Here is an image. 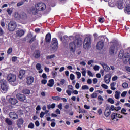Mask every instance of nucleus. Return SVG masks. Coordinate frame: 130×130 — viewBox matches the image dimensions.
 <instances>
[{
    "instance_id": "obj_1",
    "label": "nucleus",
    "mask_w": 130,
    "mask_h": 130,
    "mask_svg": "<svg viewBox=\"0 0 130 130\" xmlns=\"http://www.w3.org/2000/svg\"><path fill=\"white\" fill-rule=\"evenodd\" d=\"M13 18L16 21H25L27 20V14L25 12H15L13 13Z\"/></svg>"
},
{
    "instance_id": "obj_2",
    "label": "nucleus",
    "mask_w": 130,
    "mask_h": 130,
    "mask_svg": "<svg viewBox=\"0 0 130 130\" xmlns=\"http://www.w3.org/2000/svg\"><path fill=\"white\" fill-rule=\"evenodd\" d=\"M83 44V42L82 41V39L78 38L75 40L74 42L71 43L70 44V49L71 51L72 52H75V49H76V44L78 47L81 46Z\"/></svg>"
},
{
    "instance_id": "obj_3",
    "label": "nucleus",
    "mask_w": 130,
    "mask_h": 130,
    "mask_svg": "<svg viewBox=\"0 0 130 130\" xmlns=\"http://www.w3.org/2000/svg\"><path fill=\"white\" fill-rule=\"evenodd\" d=\"M36 9H32L31 12L34 15H36L37 11H44L46 9V5L43 3H38L35 5Z\"/></svg>"
},
{
    "instance_id": "obj_4",
    "label": "nucleus",
    "mask_w": 130,
    "mask_h": 130,
    "mask_svg": "<svg viewBox=\"0 0 130 130\" xmlns=\"http://www.w3.org/2000/svg\"><path fill=\"white\" fill-rule=\"evenodd\" d=\"M1 85V92L4 94H6L9 90V86H8L7 81L5 80H1L0 81Z\"/></svg>"
},
{
    "instance_id": "obj_5",
    "label": "nucleus",
    "mask_w": 130,
    "mask_h": 130,
    "mask_svg": "<svg viewBox=\"0 0 130 130\" xmlns=\"http://www.w3.org/2000/svg\"><path fill=\"white\" fill-rule=\"evenodd\" d=\"M92 42V40L90 37H87L85 38L83 42V47L85 49H88L89 47L91 46V43Z\"/></svg>"
},
{
    "instance_id": "obj_6",
    "label": "nucleus",
    "mask_w": 130,
    "mask_h": 130,
    "mask_svg": "<svg viewBox=\"0 0 130 130\" xmlns=\"http://www.w3.org/2000/svg\"><path fill=\"white\" fill-rule=\"evenodd\" d=\"M7 80L8 82L11 84V85L15 86L14 84H15V82H16L17 80V76H16L15 74H9L7 76Z\"/></svg>"
},
{
    "instance_id": "obj_7",
    "label": "nucleus",
    "mask_w": 130,
    "mask_h": 130,
    "mask_svg": "<svg viewBox=\"0 0 130 130\" xmlns=\"http://www.w3.org/2000/svg\"><path fill=\"white\" fill-rule=\"evenodd\" d=\"M118 48H120V45H118V44L114 45V46H111L110 48L109 53L111 54L116 53L118 50Z\"/></svg>"
},
{
    "instance_id": "obj_8",
    "label": "nucleus",
    "mask_w": 130,
    "mask_h": 130,
    "mask_svg": "<svg viewBox=\"0 0 130 130\" xmlns=\"http://www.w3.org/2000/svg\"><path fill=\"white\" fill-rule=\"evenodd\" d=\"M17 28V23L16 22L11 21L8 24V30L10 31H15Z\"/></svg>"
},
{
    "instance_id": "obj_9",
    "label": "nucleus",
    "mask_w": 130,
    "mask_h": 130,
    "mask_svg": "<svg viewBox=\"0 0 130 130\" xmlns=\"http://www.w3.org/2000/svg\"><path fill=\"white\" fill-rule=\"evenodd\" d=\"M57 48H58L57 39L56 38H53L52 41V49L54 51H56V50H57Z\"/></svg>"
},
{
    "instance_id": "obj_10",
    "label": "nucleus",
    "mask_w": 130,
    "mask_h": 130,
    "mask_svg": "<svg viewBox=\"0 0 130 130\" xmlns=\"http://www.w3.org/2000/svg\"><path fill=\"white\" fill-rule=\"evenodd\" d=\"M111 77L112 75L110 73L107 74L105 76L104 80L106 84H109L110 80H111Z\"/></svg>"
},
{
    "instance_id": "obj_11",
    "label": "nucleus",
    "mask_w": 130,
    "mask_h": 130,
    "mask_svg": "<svg viewBox=\"0 0 130 130\" xmlns=\"http://www.w3.org/2000/svg\"><path fill=\"white\" fill-rule=\"evenodd\" d=\"M68 88V89L66 90V93L68 94V96H71L74 91V87L72 85H69Z\"/></svg>"
},
{
    "instance_id": "obj_12",
    "label": "nucleus",
    "mask_w": 130,
    "mask_h": 130,
    "mask_svg": "<svg viewBox=\"0 0 130 130\" xmlns=\"http://www.w3.org/2000/svg\"><path fill=\"white\" fill-rule=\"evenodd\" d=\"M8 102L12 105H15L18 103V100L16 98H10L8 99Z\"/></svg>"
},
{
    "instance_id": "obj_13",
    "label": "nucleus",
    "mask_w": 130,
    "mask_h": 130,
    "mask_svg": "<svg viewBox=\"0 0 130 130\" xmlns=\"http://www.w3.org/2000/svg\"><path fill=\"white\" fill-rule=\"evenodd\" d=\"M34 82V77L33 76H28L26 78V83L27 85H31V84H33Z\"/></svg>"
},
{
    "instance_id": "obj_14",
    "label": "nucleus",
    "mask_w": 130,
    "mask_h": 130,
    "mask_svg": "<svg viewBox=\"0 0 130 130\" xmlns=\"http://www.w3.org/2000/svg\"><path fill=\"white\" fill-rule=\"evenodd\" d=\"M96 47L99 50L102 49L103 47H104V41H100L96 45Z\"/></svg>"
},
{
    "instance_id": "obj_15",
    "label": "nucleus",
    "mask_w": 130,
    "mask_h": 130,
    "mask_svg": "<svg viewBox=\"0 0 130 130\" xmlns=\"http://www.w3.org/2000/svg\"><path fill=\"white\" fill-rule=\"evenodd\" d=\"M16 97L20 101H24L26 100V96L24 94L18 93L16 94Z\"/></svg>"
},
{
    "instance_id": "obj_16",
    "label": "nucleus",
    "mask_w": 130,
    "mask_h": 130,
    "mask_svg": "<svg viewBox=\"0 0 130 130\" xmlns=\"http://www.w3.org/2000/svg\"><path fill=\"white\" fill-rule=\"evenodd\" d=\"M24 34H25V31L20 29L16 31L15 35L17 37H22Z\"/></svg>"
},
{
    "instance_id": "obj_17",
    "label": "nucleus",
    "mask_w": 130,
    "mask_h": 130,
    "mask_svg": "<svg viewBox=\"0 0 130 130\" xmlns=\"http://www.w3.org/2000/svg\"><path fill=\"white\" fill-rule=\"evenodd\" d=\"M9 115L10 118L12 119H18V114L15 112H10Z\"/></svg>"
},
{
    "instance_id": "obj_18",
    "label": "nucleus",
    "mask_w": 130,
    "mask_h": 130,
    "mask_svg": "<svg viewBox=\"0 0 130 130\" xmlns=\"http://www.w3.org/2000/svg\"><path fill=\"white\" fill-rule=\"evenodd\" d=\"M100 64L103 68L104 71L106 72H109L110 67H109L107 64H106L105 63H101Z\"/></svg>"
},
{
    "instance_id": "obj_19",
    "label": "nucleus",
    "mask_w": 130,
    "mask_h": 130,
    "mask_svg": "<svg viewBox=\"0 0 130 130\" xmlns=\"http://www.w3.org/2000/svg\"><path fill=\"white\" fill-rule=\"evenodd\" d=\"M26 74V71L21 70L19 72L18 77L19 79H23L24 77H25V75Z\"/></svg>"
},
{
    "instance_id": "obj_20",
    "label": "nucleus",
    "mask_w": 130,
    "mask_h": 130,
    "mask_svg": "<svg viewBox=\"0 0 130 130\" xmlns=\"http://www.w3.org/2000/svg\"><path fill=\"white\" fill-rule=\"evenodd\" d=\"M16 123L18 127L21 128V126L23 125V123H24V120L22 118L19 119L17 121Z\"/></svg>"
},
{
    "instance_id": "obj_21",
    "label": "nucleus",
    "mask_w": 130,
    "mask_h": 130,
    "mask_svg": "<svg viewBox=\"0 0 130 130\" xmlns=\"http://www.w3.org/2000/svg\"><path fill=\"white\" fill-rule=\"evenodd\" d=\"M124 12L126 14L130 15V4L126 5L125 8L124 9Z\"/></svg>"
},
{
    "instance_id": "obj_22",
    "label": "nucleus",
    "mask_w": 130,
    "mask_h": 130,
    "mask_svg": "<svg viewBox=\"0 0 130 130\" xmlns=\"http://www.w3.org/2000/svg\"><path fill=\"white\" fill-rule=\"evenodd\" d=\"M36 69L39 71V74H41L43 72V70L41 69V64L37 63L36 64Z\"/></svg>"
},
{
    "instance_id": "obj_23",
    "label": "nucleus",
    "mask_w": 130,
    "mask_h": 130,
    "mask_svg": "<svg viewBox=\"0 0 130 130\" xmlns=\"http://www.w3.org/2000/svg\"><path fill=\"white\" fill-rule=\"evenodd\" d=\"M27 36L29 39H30V42H32L34 40H35V37H33V34L29 32Z\"/></svg>"
},
{
    "instance_id": "obj_24",
    "label": "nucleus",
    "mask_w": 130,
    "mask_h": 130,
    "mask_svg": "<svg viewBox=\"0 0 130 130\" xmlns=\"http://www.w3.org/2000/svg\"><path fill=\"white\" fill-rule=\"evenodd\" d=\"M45 40L46 42H50V40H51V35L50 33H48L46 35Z\"/></svg>"
},
{
    "instance_id": "obj_25",
    "label": "nucleus",
    "mask_w": 130,
    "mask_h": 130,
    "mask_svg": "<svg viewBox=\"0 0 130 130\" xmlns=\"http://www.w3.org/2000/svg\"><path fill=\"white\" fill-rule=\"evenodd\" d=\"M55 54H52L50 55H48L46 56V58L47 60H52L53 58H55Z\"/></svg>"
},
{
    "instance_id": "obj_26",
    "label": "nucleus",
    "mask_w": 130,
    "mask_h": 130,
    "mask_svg": "<svg viewBox=\"0 0 130 130\" xmlns=\"http://www.w3.org/2000/svg\"><path fill=\"white\" fill-rule=\"evenodd\" d=\"M53 85H54V80L50 79L49 80V83H47V86L48 87H53Z\"/></svg>"
},
{
    "instance_id": "obj_27",
    "label": "nucleus",
    "mask_w": 130,
    "mask_h": 130,
    "mask_svg": "<svg viewBox=\"0 0 130 130\" xmlns=\"http://www.w3.org/2000/svg\"><path fill=\"white\" fill-rule=\"evenodd\" d=\"M118 8L120 10H122V9H123V2H122V1H120L118 2Z\"/></svg>"
},
{
    "instance_id": "obj_28",
    "label": "nucleus",
    "mask_w": 130,
    "mask_h": 130,
    "mask_svg": "<svg viewBox=\"0 0 130 130\" xmlns=\"http://www.w3.org/2000/svg\"><path fill=\"white\" fill-rule=\"evenodd\" d=\"M110 110L106 109L105 111V116L106 117H108L110 115Z\"/></svg>"
},
{
    "instance_id": "obj_29",
    "label": "nucleus",
    "mask_w": 130,
    "mask_h": 130,
    "mask_svg": "<svg viewBox=\"0 0 130 130\" xmlns=\"http://www.w3.org/2000/svg\"><path fill=\"white\" fill-rule=\"evenodd\" d=\"M5 122L6 123H7L8 125H12L13 124V121L8 118L5 119Z\"/></svg>"
},
{
    "instance_id": "obj_30",
    "label": "nucleus",
    "mask_w": 130,
    "mask_h": 130,
    "mask_svg": "<svg viewBox=\"0 0 130 130\" xmlns=\"http://www.w3.org/2000/svg\"><path fill=\"white\" fill-rule=\"evenodd\" d=\"M121 93V92H120V91H116L115 93V98L116 99H119Z\"/></svg>"
},
{
    "instance_id": "obj_31",
    "label": "nucleus",
    "mask_w": 130,
    "mask_h": 130,
    "mask_svg": "<svg viewBox=\"0 0 130 130\" xmlns=\"http://www.w3.org/2000/svg\"><path fill=\"white\" fill-rule=\"evenodd\" d=\"M7 12L8 13L9 16H11L12 14H13V9L11 8H8L7 10Z\"/></svg>"
},
{
    "instance_id": "obj_32",
    "label": "nucleus",
    "mask_w": 130,
    "mask_h": 130,
    "mask_svg": "<svg viewBox=\"0 0 130 130\" xmlns=\"http://www.w3.org/2000/svg\"><path fill=\"white\" fill-rule=\"evenodd\" d=\"M34 57L35 58H39L40 57V53L39 51H37L34 53Z\"/></svg>"
},
{
    "instance_id": "obj_33",
    "label": "nucleus",
    "mask_w": 130,
    "mask_h": 130,
    "mask_svg": "<svg viewBox=\"0 0 130 130\" xmlns=\"http://www.w3.org/2000/svg\"><path fill=\"white\" fill-rule=\"evenodd\" d=\"M110 86H111V90H113V91H114V90H116V88L115 87V83H114V82L112 83L111 84Z\"/></svg>"
},
{
    "instance_id": "obj_34",
    "label": "nucleus",
    "mask_w": 130,
    "mask_h": 130,
    "mask_svg": "<svg viewBox=\"0 0 130 130\" xmlns=\"http://www.w3.org/2000/svg\"><path fill=\"white\" fill-rule=\"evenodd\" d=\"M111 118L112 119H113V120H114V119H116L117 118V114L113 113L111 115Z\"/></svg>"
},
{
    "instance_id": "obj_35",
    "label": "nucleus",
    "mask_w": 130,
    "mask_h": 130,
    "mask_svg": "<svg viewBox=\"0 0 130 130\" xmlns=\"http://www.w3.org/2000/svg\"><path fill=\"white\" fill-rule=\"evenodd\" d=\"M122 87L124 89H127V88H128V84L126 82H124L122 84Z\"/></svg>"
},
{
    "instance_id": "obj_36",
    "label": "nucleus",
    "mask_w": 130,
    "mask_h": 130,
    "mask_svg": "<svg viewBox=\"0 0 130 130\" xmlns=\"http://www.w3.org/2000/svg\"><path fill=\"white\" fill-rule=\"evenodd\" d=\"M34 123L31 122L28 125V128H30L31 129H33V128H34Z\"/></svg>"
},
{
    "instance_id": "obj_37",
    "label": "nucleus",
    "mask_w": 130,
    "mask_h": 130,
    "mask_svg": "<svg viewBox=\"0 0 130 130\" xmlns=\"http://www.w3.org/2000/svg\"><path fill=\"white\" fill-rule=\"evenodd\" d=\"M91 98H97L98 97V93L96 92H94L91 95Z\"/></svg>"
},
{
    "instance_id": "obj_38",
    "label": "nucleus",
    "mask_w": 130,
    "mask_h": 130,
    "mask_svg": "<svg viewBox=\"0 0 130 130\" xmlns=\"http://www.w3.org/2000/svg\"><path fill=\"white\" fill-rule=\"evenodd\" d=\"M52 76H53V78H56L57 76V73L55 71H53L52 72Z\"/></svg>"
},
{
    "instance_id": "obj_39",
    "label": "nucleus",
    "mask_w": 130,
    "mask_h": 130,
    "mask_svg": "<svg viewBox=\"0 0 130 130\" xmlns=\"http://www.w3.org/2000/svg\"><path fill=\"white\" fill-rule=\"evenodd\" d=\"M108 101L109 102V103H111V104H114V100L111 98H109L108 99Z\"/></svg>"
},
{
    "instance_id": "obj_40",
    "label": "nucleus",
    "mask_w": 130,
    "mask_h": 130,
    "mask_svg": "<svg viewBox=\"0 0 130 130\" xmlns=\"http://www.w3.org/2000/svg\"><path fill=\"white\" fill-rule=\"evenodd\" d=\"M76 74L77 76V79H80L81 78L82 74H81V73L80 72H76Z\"/></svg>"
},
{
    "instance_id": "obj_41",
    "label": "nucleus",
    "mask_w": 130,
    "mask_h": 130,
    "mask_svg": "<svg viewBox=\"0 0 130 130\" xmlns=\"http://www.w3.org/2000/svg\"><path fill=\"white\" fill-rule=\"evenodd\" d=\"M82 89V90H89V86H88V85H83Z\"/></svg>"
},
{
    "instance_id": "obj_42",
    "label": "nucleus",
    "mask_w": 130,
    "mask_h": 130,
    "mask_svg": "<svg viewBox=\"0 0 130 130\" xmlns=\"http://www.w3.org/2000/svg\"><path fill=\"white\" fill-rule=\"evenodd\" d=\"M52 99L53 100L59 101L60 100V98L59 96H52Z\"/></svg>"
},
{
    "instance_id": "obj_43",
    "label": "nucleus",
    "mask_w": 130,
    "mask_h": 130,
    "mask_svg": "<svg viewBox=\"0 0 130 130\" xmlns=\"http://www.w3.org/2000/svg\"><path fill=\"white\" fill-rule=\"evenodd\" d=\"M22 92L24 94H29L30 93V90L29 89H24Z\"/></svg>"
},
{
    "instance_id": "obj_44",
    "label": "nucleus",
    "mask_w": 130,
    "mask_h": 130,
    "mask_svg": "<svg viewBox=\"0 0 130 130\" xmlns=\"http://www.w3.org/2000/svg\"><path fill=\"white\" fill-rule=\"evenodd\" d=\"M99 69H100V67H99L98 65H95L93 67L94 71H99Z\"/></svg>"
},
{
    "instance_id": "obj_45",
    "label": "nucleus",
    "mask_w": 130,
    "mask_h": 130,
    "mask_svg": "<svg viewBox=\"0 0 130 130\" xmlns=\"http://www.w3.org/2000/svg\"><path fill=\"white\" fill-rule=\"evenodd\" d=\"M121 112L123 113V114H125V115H126L127 113H126V109L123 108L121 110Z\"/></svg>"
},
{
    "instance_id": "obj_46",
    "label": "nucleus",
    "mask_w": 130,
    "mask_h": 130,
    "mask_svg": "<svg viewBox=\"0 0 130 130\" xmlns=\"http://www.w3.org/2000/svg\"><path fill=\"white\" fill-rule=\"evenodd\" d=\"M101 87H102V88H103L104 89H105V90H107V89H108V86L104 84H102L101 85Z\"/></svg>"
},
{
    "instance_id": "obj_47",
    "label": "nucleus",
    "mask_w": 130,
    "mask_h": 130,
    "mask_svg": "<svg viewBox=\"0 0 130 130\" xmlns=\"http://www.w3.org/2000/svg\"><path fill=\"white\" fill-rule=\"evenodd\" d=\"M24 5V1H21L17 4V7H21V6H23Z\"/></svg>"
},
{
    "instance_id": "obj_48",
    "label": "nucleus",
    "mask_w": 130,
    "mask_h": 130,
    "mask_svg": "<svg viewBox=\"0 0 130 130\" xmlns=\"http://www.w3.org/2000/svg\"><path fill=\"white\" fill-rule=\"evenodd\" d=\"M127 94V91H123L121 93V97H125V96H126Z\"/></svg>"
},
{
    "instance_id": "obj_49",
    "label": "nucleus",
    "mask_w": 130,
    "mask_h": 130,
    "mask_svg": "<svg viewBox=\"0 0 130 130\" xmlns=\"http://www.w3.org/2000/svg\"><path fill=\"white\" fill-rule=\"evenodd\" d=\"M41 83L43 85H45V84L47 83V80L46 79H43L41 80Z\"/></svg>"
},
{
    "instance_id": "obj_50",
    "label": "nucleus",
    "mask_w": 130,
    "mask_h": 130,
    "mask_svg": "<svg viewBox=\"0 0 130 130\" xmlns=\"http://www.w3.org/2000/svg\"><path fill=\"white\" fill-rule=\"evenodd\" d=\"M12 51H13V48H10L9 49H8L7 51L8 54H11V53H12Z\"/></svg>"
},
{
    "instance_id": "obj_51",
    "label": "nucleus",
    "mask_w": 130,
    "mask_h": 130,
    "mask_svg": "<svg viewBox=\"0 0 130 130\" xmlns=\"http://www.w3.org/2000/svg\"><path fill=\"white\" fill-rule=\"evenodd\" d=\"M1 100L3 104H6V99L4 97H2Z\"/></svg>"
},
{
    "instance_id": "obj_52",
    "label": "nucleus",
    "mask_w": 130,
    "mask_h": 130,
    "mask_svg": "<svg viewBox=\"0 0 130 130\" xmlns=\"http://www.w3.org/2000/svg\"><path fill=\"white\" fill-rule=\"evenodd\" d=\"M75 79V75L73 74H70V80L73 81V80Z\"/></svg>"
},
{
    "instance_id": "obj_53",
    "label": "nucleus",
    "mask_w": 130,
    "mask_h": 130,
    "mask_svg": "<svg viewBox=\"0 0 130 130\" xmlns=\"http://www.w3.org/2000/svg\"><path fill=\"white\" fill-rule=\"evenodd\" d=\"M5 20L4 19H2L1 22V25L2 26V27H3L4 28V27H5Z\"/></svg>"
},
{
    "instance_id": "obj_54",
    "label": "nucleus",
    "mask_w": 130,
    "mask_h": 130,
    "mask_svg": "<svg viewBox=\"0 0 130 130\" xmlns=\"http://www.w3.org/2000/svg\"><path fill=\"white\" fill-rule=\"evenodd\" d=\"M87 74L88 76H90V77H93V73H92V72H91V71H88Z\"/></svg>"
},
{
    "instance_id": "obj_55",
    "label": "nucleus",
    "mask_w": 130,
    "mask_h": 130,
    "mask_svg": "<svg viewBox=\"0 0 130 130\" xmlns=\"http://www.w3.org/2000/svg\"><path fill=\"white\" fill-rule=\"evenodd\" d=\"M75 88L76 89H80V83H77L75 85Z\"/></svg>"
},
{
    "instance_id": "obj_56",
    "label": "nucleus",
    "mask_w": 130,
    "mask_h": 130,
    "mask_svg": "<svg viewBox=\"0 0 130 130\" xmlns=\"http://www.w3.org/2000/svg\"><path fill=\"white\" fill-rule=\"evenodd\" d=\"M98 99L99 101H103L104 100L101 95H99Z\"/></svg>"
},
{
    "instance_id": "obj_57",
    "label": "nucleus",
    "mask_w": 130,
    "mask_h": 130,
    "mask_svg": "<svg viewBox=\"0 0 130 130\" xmlns=\"http://www.w3.org/2000/svg\"><path fill=\"white\" fill-rule=\"evenodd\" d=\"M104 18H99V22L100 23H103V22H104Z\"/></svg>"
},
{
    "instance_id": "obj_58",
    "label": "nucleus",
    "mask_w": 130,
    "mask_h": 130,
    "mask_svg": "<svg viewBox=\"0 0 130 130\" xmlns=\"http://www.w3.org/2000/svg\"><path fill=\"white\" fill-rule=\"evenodd\" d=\"M45 113H44V112H41V113L40 114V117H41V118H42L43 117V116H44Z\"/></svg>"
},
{
    "instance_id": "obj_59",
    "label": "nucleus",
    "mask_w": 130,
    "mask_h": 130,
    "mask_svg": "<svg viewBox=\"0 0 130 130\" xmlns=\"http://www.w3.org/2000/svg\"><path fill=\"white\" fill-rule=\"evenodd\" d=\"M93 84H97L98 83V79L97 78H94L93 79Z\"/></svg>"
},
{
    "instance_id": "obj_60",
    "label": "nucleus",
    "mask_w": 130,
    "mask_h": 130,
    "mask_svg": "<svg viewBox=\"0 0 130 130\" xmlns=\"http://www.w3.org/2000/svg\"><path fill=\"white\" fill-rule=\"evenodd\" d=\"M42 77L43 79H47V75H46V74L43 73L42 75Z\"/></svg>"
},
{
    "instance_id": "obj_61",
    "label": "nucleus",
    "mask_w": 130,
    "mask_h": 130,
    "mask_svg": "<svg viewBox=\"0 0 130 130\" xmlns=\"http://www.w3.org/2000/svg\"><path fill=\"white\" fill-rule=\"evenodd\" d=\"M40 124L39 123V121L38 120L36 121L35 125H36V126H37V127H38V126H39Z\"/></svg>"
},
{
    "instance_id": "obj_62",
    "label": "nucleus",
    "mask_w": 130,
    "mask_h": 130,
    "mask_svg": "<svg viewBox=\"0 0 130 130\" xmlns=\"http://www.w3.org/2000/svg\"><path fill=\"white\" fill-rule=\"evenodd\" d=\"M117 79H118V77H117V76H115L112 78V81H116Z\"/></svg>"
},
{
    "instance_id": "obj_63",
    "label": "nucleus",
    "mask_w": 130,
    "mask_h": 130,
    "mask_svg": "<svg viewBox=\"0 0 130 130\" xmlns=\"http://www.w3.org/2000/svg\"><path fill=\"white\" fill-rule=\"evenodd\" d=\"M58 108H59V109H60V110H61L62 109V104L60 103L58 106Z\"/></svg>"
},
{
    "instance_id": "obj_64",
    "label": "nucleus",
    "mask_w": 130,
    "mask_h": 130,
    "mask_svg": "<svg viewBox=\"0 0 130 130\" xmlns=\"http://www.w3.org/2000/svg\"><path fill=\"white\" fill-rule=\"evenodd\" d=\"M55 112L57 114H60V110L58 109L56 110Z\"/></svg>"
}]
</instances>
